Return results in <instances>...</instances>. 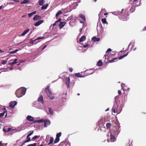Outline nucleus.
I'll return each mask as SVG.
<instances>
[{
  "label": "nucleus",
  "instance_id": "48",
  "mask_svg": "<svg viewBox=\"0 0 146 146\" xmlns=\"http://www.w3.org/2000/svg\"><path fill=\"white\" fill-rule=\"evenodd\" d=\"M118 94L119 95H121V91L120 90H118Z\"/></svg>",
  "mask_w": 146,
  "mask_h": 146
},
{
  "label": "nucleus",
  "instance_id": "8",
  "mask_svg": "<svg viewBox=\"0 0 146 146\" xmlns=\"http://www.w3.org/2000/svg\"><path fill=\"white\" fill-rule=\"evenodd\" d=\"M38 102H40L42 104L44 103V101L43 99V97L42 95H40L37 100Z\"/></svg>",
  "mask_w": 146,
  "mask_h": 146
},
{
  "label": "nucleus",
  "instance_id": "39",
  "mask_svg": "<svg viewBox=\"0 0 146 146\" xmlns=\"http://www.w3.org/2000/svg\"><path fill=\"white\" fill-rule=\"evenodd\" d=\"M61 132L58 133L56 134V137L59 138L61 137Z\"/></svg>",
  "mask_w": 146,
  "mask_h": 146
},
{
  "label": "nucleus",
  "instance_id": "14",
  "mask_svg": "<svg viewBox=\"0 0 146 146\" xmlns=\"http://www.w3.org/2000/svg\"><path fill=\"white\" fill-rule=\"evenodd\" d=\"M43 20H40L37 21V22L34 25L35 26H38L42 24L43 22Z\"/></svg>",
  "mask_w": 146,
  "mask_h": 146
},
{
  "label": "nucleus",
  "instance_id": "17",
  "mask_svg": "<svg viewBox=\"0 0 146 146\" xmlns=\"http://www.w3.org/2000/svg\"><path fill=\"white\" fill-rule=\"evenodd\" d=\"M92 40L95 42V41H99L100 40V39L99 38H97L96 37V36H93L92 38Z\"/></svg>",
  "mask_w": 146,
  "mask_h": 146
},
{
  "label": "nucleus",
  "instance_id": "53",
  "mask_svg": "<svg viewBox=\"0 0 146 146\" xmlns=\"http://www.w3.org/2000/svg\"><path fill=\"white\" fill-rule=\"evenodd\" d=\"M48 5V4H47L45 6H44V8H45V9H46Z\"/></svg>",
  "mask_w": 146,
  "mask_h": 146
},
{
  "label": "nucleus",
  "instance_id": "56",
  "mask_svg": "<svg viewBox=\"0 0 146 146\" xmlns=\"http://www.w3.org/2000/svg\"><path fill=\"white\" fill-rule=\"evenodd\" d=\"M69 71L70 72H72L73 71V69L72 68H69Z\"/></svg>",
  "mask_w": 146,
  "mask_h": 146
},
{
  "label": "nucleus",
  "instance_id": "21",
  "mask_svg": "<svg viewBox=\"0 0 146 146\" xmlns=\"http://www.w3.org/2000/svg\"><path fill=\"white\" fill-rule=\"evenodd\" d=\"M7 111H5L1 113H0V117H2L4 116V115L5 114V113H6V114L5 115V117H6L7 116Z\"/></svg>",
  "mask_w": 146,
  "mask_h": 146
},
{
  "label": "nucleus",
  "instance_id": "27",
  "mask_svg": "<svg viewBox=\"0 0 146 146\" xmlns=\"http://www.w3.org/2000/svg\"><path fill=\"white\" fill-rule=\"evenodd\" d=\"M103 24L107 23H108L107 22L106 19L105 18H103L101 20Z\"/></svg>",
  "mask_w": 146,
  "mask_h": 146
},
{
  "label": "nucleus",
  "instance_id": "57",
  "mask_svg": "<svg viewBox=\"0 0 146 146\" xmlns=\"http://www.w3.org/2000/svg\"><path fill=\"white\" fill-rule=\"evenodd\" d=\"M41 9L42 10H43L44 9H45V8H44V6H42V7H41Z\"/></svg>",
  "mask_w": 146,
  "mask_h": 146
},
{
  "label": "nucleus",
  "instance_id": "16",
  "mask_svg": "<svg viewBox=\"0 0 146 146\" xmlns=\"http://www.w3.org/2000/svg\"><path fill=\"white\" fill-rule=\"evenodd\" d=\"M7 129V127H5L3 128V130L4 132L6 133L7 132H9V131H10L12 129L11 128H9Z\"/></svg>",
  "mask_w": 146,
  "mask_h": 146
},
{
  "label": "nucleus",
  "instance_id": "37",
  "mask_svg": "<svg viewBox=\"0 0 146 146\" xmlns=\"http://www.w3.org/2000/svg\"><path fill=\"white\" fill-rule=\"evenodd\" d=\"M117 58H113L111 60H110V61H109L108 62H110V63H112V62H113L115 60H117Z\"/></svg>",
  "mask_w": 146,
  "mask_h": 146
},
{
  "label": "nucleus",
  "instance_id": "50",
  "mask_svg": "<svg viewBox=\"0 0 146 146\" xmlns=\"http://www.w3.org/2000/svg\"><path fill=\"white\" fill-rule=\"evenodd\" d=\"M36 11H33V12H32V14H33V15L35 14L36 13Z\"/></svg>",
  "mask_w": 146,
  "mask_h": 146
},
{
  "label": "nucleus",
  "instance_id": "23",
  "mask_svg": "<svg viewBox=\"0 0 146 146\" xmlns=\"http://www.w3.org/2000/svg\"><path fill=\"white\" fill-rule=\"evenodd\" d=\"M30 1V0H24L23 1V2H22L20 3V4H23L27 3H29Z\"/></svg>",
  "mask_w": 146,
  "mask_h": 146
},
{
  "label": "nucleus",
  "instance_id": "33",
  "mask_svg": "<svg viewBox=\"0 0 146 146\" xmlns=\"http://www.w3.org/2000/svg\"><path fill=\"white\" fill-rule=\"evenodd\" d=\"M110 139L114 141L115 139V137L112 134H111L110 135Z\"/></svg>",
  "mask_w": 146,
  "mask_h": 146
},
{
  "label": "nucleus",
  "instance_id": "9",
  "mask_svg": "<svg viewBox=\"0 0 146 146\" xmlns=\"http://www.w3.org/2000/svg\"><path fill=\"white\" fill-rule=\"evenodd\" d=\"M65 81L66 85L69 88L70 86V78L66 77L65 78Z\"/></svg>",
  "mask_w": 146,
  "mask_h": 146
},
{
  "label": "nucleus",
  "instance_id": "45",
  "mask_svg": "<svg viewBox=\"0 0 146 146\" xmlns=\"http://www.w3.org/2000/svg\"><path fill=\"white\" fill-rule=\"evenodd\" d=\"M111 51L112 50L111 48H108L107 50L106 53L107 54V53L110 52H111Z\"/></svg>",
  "mask_w": 146,
  "mask_h": 146
},
{
  "label": "nucleus",
  "instance_id": "62",
  "mask_svg": "<svg viewBox=\"0 0 146 146\" xmlns=\"http://www.w3.org/2000/svg\"><path fill=\"white\" fill-rule=\"evenodd\" d=\"M3 145L2 143H1V142L0 141V146H2Z\"/></svg>",
  "mask_w": 146,
  "mask_h": 146
},
{
  "label": "nucleus",
  "instance_id": "58",
  "mask_svg": "<svg viewBox=\"0 0 146 146\" xmlns=\"http://www.w3.org/2000/svg\"><path fill=\"white\" fill-rule=\"evenodd\" d=\"M4 52V51L0 49V53H3Z\"/></svg>",
  "mask_w": 146,
  "mask_h": 146
},
{
  "label": "nucleus",
  "instance_id": "41",
  "mask_svg": "<svg viewBox=\"0 0 146 146\" xmlns=\"http://www.w3.org/2000/svg\"><path fill=\"white\" fill-rule=\"evenodd\" d=\"M44 119H41L40 120H38V123H42L44 122Z\"/></svg>",
  "mask_w": 146,
  "mask_h": 146
},
{
  "label": "nucleus",
  "instance_id": "13",
  "mask_svg": "<svg viewBox=\"0 0 146 146\" xmlns=\"http://www.w3.org/2000/svg\"><path fill=\"white\" fill-rule=\"evenodd\" d=\"M66 24V23L65 22H60V24L59 25L60 29H61L64 27Z\"/></svg>",
  "mask_w": 146,
  "mask_h": 146
},
{
  "label": "nucleus",
  "instance_id": "1",
  "mask_svg": "<svg viewBox=\"0 0 146 146\" xmlns=\"http://www.w3.org/2000/svg\"><path fill=\"white\" fill-rule=\"evenodd\" d=\"M26 92V90L23 88H20L17 90L16 92V94L18 98H20L23 96Z\"/></svg>",
  "mask_w": 146,
  "mask_h": 146
},
{
  "label": "nucleus",
  "instance_id": "25",
  "mask_svg": "<svg viewBox=\"0 0 146 146\" xmlns=\"http://www.w3.org/2000/svg\"><path fill=\"white\" fill-rule=\"evenodd\" d=\"M62 11L61 10L59 11L58 12L56 13V19L58 18V16H59V15L62 14Z\"/></svg>",
  "mask_w": 146,
  "mask_h": 146
},
{
  "label": "nucleus",
  "instance_id": "12",
  "mask_svg": "<svg viewBox=\"0 0 146 146\" xmlns=\"http://www.w3.org/2000/svg\"><path fill=\"white\" fill-rule=\"evenodd\" d=\"M139 0H134L133 2V4L135 6H138L140 5V2H138Z\"/></svg>",
  "mask_w": 146,
  "mask_h": 146
},
{
  "label": "nucleus",
  "instance_id": "55",
  "mask_svg": "<svg viewBox=\"0 0 146 146\" xmlns=\"http://www.w3.org/2000/svg\"><path fill=\"white\" fill-rule=\"evenodd\" d=\"M46 47V45H45L42 48V50H44V49H45Z\"/></svg>",
  "mask_w": 146,
  "mask_h": 146
},
{
  "label": "nucleus",
  "instance_id": "28",
  "mask_svg": "<svg viewBox=\"0 0 146 146\" xmlns=\"http://www.w3.org/2000/svg\"><path fill=\"white\" fill-rule=\"evenodd\" d=\"M98 65L99 66H101L102 65V62L101 60H99L98 62Z\"/></svg>",
  "mask_w": 146,
  "mask_h": 146
},
{
  "label": "nucleus",
  "instance_id": "10",
  "mask_svg": "<svg viewBox=\"0 0 146 146\" xmlns=\"http://www.w3.org/2000/svg\"><path fill=\"white\" fill-rule=\"evenodd\" d=\"M42 18L40 16L38 15H35L34 17L33 20L34 21H37L42 19Z\"/></svg>",
  "mask_w": 146,
  "mask_h": 146
},
{
  "label": "nucleus",
  "instance_id": "26",
  "mask_svg": "<svg viewBox=\"0 0 146 146\" xmlns=\"http://www.w3.org/2000/svg\"><path fill=\"white\" fill-rule=\"evenodd\" d=\"M39 4L40 5H42L44 3V0H39L38 1Z\"/></svg>",
  "mask_w": 146,
  "mask_h": 146
},
{
  "label": "nucleus",
  "instance_id": "15",
  "mask_svg": "<svg viewBox=\"0 0 146 146\" xmlns=\"http://www.w3.org/2000/svg\"><path fill=\"white\" fill-rule=\"evenodd\" d=\"M27 120L30 121H33L34 119V118L31 116H30V115H28L27 116Z\"/></svg>",
  "mask_w": 146,
  "mask_h": 146
},
{
  "label": "nucleus",
  "instance_id": "5",
  "mask_svg": "<svg viewBox=\"0 0 146 146\" xmlns=\"http://www.w3.org/2000/svg\"><path fill=\"white\" fill-rule=\"evenodd\" d=\"M44 125L45 127H47L51 123V122L50 120L48 119H44Z\"/></svg>",
  "mask_w": 146,
  "mask_h": 146
},
{
  "label": "nucleus",
  "instance_id": "60",
  "mask_svg": "<svg viewBox=\"0 0 146 146\" xmlns=\"http://www.w3.org/2000/svg\"><path fill=\"white\" fill-rule=\"evenodd\" d=\"M3 7V5H2L1 6H0V10L2 9Z\"/></svg>",
  "mask_w": 146,
  "mask_h": 146
},
{
  "label": "nucleus",
  "instance_id": "7",
  "mask_svg": "<svg viewBox=\"0 0 146 146\" xmlns=\"http://www.w3.org/2000/svg\"><path fill=\"white\" fill-rule=\"evenodd\" d=\"M17 104V102L16 101H14V102H11L9 103V107L12 108H14L15 106Z\"/></svg>",
  "mask_w": 146,
  "mask_h": 146
},
{
  "label": "nucleus",
  "instance_id": "35",
  "mask_svg": "<svg viewBox=\"0 0 146 146\" xmlns=\"http://www.w3.org/2000/svg\"><path fill=\"white\" fill-rule=\"evenodd\" d=\"M49 112L52 115H53L54 113V112L53 111V110H52V109L51 108H49Z\"/></svg>",
  "mask_w": 146,
  "mask_h": 146
},
{
  "label": "nucleus",
  "instance_id": "2",
  "mask_svg": "<svg viewBox=\"0 0 146 146\" xmlns=\"http://www.w3.org/2000/svg\"><path fill=\"white\" fill-rule=\"evenodd\" d=\"M50 87L48 86L44 90V92H46L48 97L51 99L54 98V97L51 93L50 90L49 89Z\"/></svg>",
  "mask_w": 146,
  "mask_h": 146
},
{
  "label": "nucleus",
  "instance_id": "6",
  "mask_svg": "<svg viewBox=\"0 0 146 146\" xmlns=\"http://www.w3.org/2000/svg\"><path fill=\"white\" fill-rule=\"evenodd\" d=\"M97 30L98 31V33H99L100 34H102L104 32V29L102 27V26H100V27H97Z\"/></svg>",
  "mask_w": 146,
  "mask_h": 146
},
{
  "label": "nucleus",
  "instance_id": "52",
  "mask_svg": "<svg viewBox=\"0 0 146 146\" xmlns=\"http://www.w3.org/2000/svg\"><path fill=\"white\" fill-rule=\"evenodd\" d=\"M10 0L14 1L15 2H17V3H18V2L19 1V0Z\"/></svg>",
  "mask_w": 146,
  "mask_h": 146
},
{
  "label": "nucleus",
  "instance_id": "64",
  "mask_svg": "<svg viewBox=\"0 0 146 146\" xmlns=\"http://www.w3.org/2000/svg\"><path fill=\"white\" fill-rule=\"evenodd\" d=\"M73 17H72V16H70V17L69 18L70 19V20Z\"/></svg>",
  "mask_w": 146,
  "mask_h": 146
},
{
  "label": "nucleus",
  "instance_id": "30",
  "mask_svg": "<svg viewBox=\"0 0 146 146\" xmlns=\"http://www.w3.org/2000/svg\"><path fill=\"white\" fill-rule=\"evenodd\" d=\"M19 50L18 49L16 50H15L13 51H10V52H9V53L10 54H14L16 53Z\"/></svg>",
  "mask_w": 146,
  "mask_h": 146
},
{
  "label": "nucleus",
  "instance_id": "11",
  "mask_svg": "<svg viewBox=\"0 0 146 146\" xmlns=\"http://www.w3.org/2000/svg\"><path fill=\"white\" fill-rule=\"evenodd\" d=\"M29 136L28 135L27 136V139L26 140L24 141L23 143L21 145V146H22L23 145H24L25 143L27 142H28L31 141V138L29 137Z\"/></svg>",
  "mask_w": 146,
  "mask_h": 146
},
{
  "label": "nucleus",
  "instance_id": "49",
  "mask_svg": "<svg viewBox=\"0 0 146 146\" xmlns=\"http://www.w3.org/2000/svg\"><path fill=\"white\" fill-rule=\"evenodd\" d=\"M33 131H32V132L30 133H29L28 134V135L30 136V135H31L33 134Z\"/></svg>",
  "mask_w": 146,
  "mask_h": 146
},
{
  "label": "nucleus",
  "instance_id": "32",
  "mask_svg": "<svg viewBox=\"0 0 146 146\" xmlns=\"http://www.w3.org/2000/svg\"><path fill=\"white\" fill-rule=\"evenodd\" d=\"M60 140V138H58L57 137H56L54 141V143H58Z\"/></svg>",
  "mask_w": 146,
  "mask_h": 146
},
{
  "label": "nucleus",
  "instance_id": "34",
  "mask_svg": "<svg viewBox=\"0 0 146 146\" xmlns=\"http://www.w3.org/2000/svg\"><path fill=\"white\" fill-rule=\"evenodd\" d=\"M80 17L83 19L84 21H85V18L84 16L83 15H80Z\"/></svg>",
  "mask_w": 146,
  "mask_h": 146
},
{
  "label": "nucleus",
  "instance_id": "47",
  "mask_svg": "<svg viewBox=\"0 0 146 146\" xmlns=\"http://www.w3.org/2000/svg\"><path fill=\"white\" fill-rule=\"evenodd\" d=\"M89 45L88 44H86L83 46V47L84 48H86L88 47Z\"/></svg>",
  "mask_w": 146,
  "mask_h": 146
},
{
  "label": "nucleus",
  "instance_id": "43",
  "mask_svg": "<svg viewBox=\"0 0 146 146\" xmlns=\"http://www.w3.org/2000/svg\"><path fill=\"white\" fill-rule=\"evenodd\" d=\"M44 38V36H42V37H38L37 38H36V39H35V40H36V41H37V40H40V39H43Z\"/></svg>",
  "mask_w": 146,
  "mask_h": 146
},
{
  "label": "nucleus",
  "instance_id": "42",
  "mask_svg": "<svg viewBox=\"0 0 146 146\" xmlns=\"http://www.w3.org/2000/svg\"><path fill=\"white\" fill-rule=\"evenodd\" d=\"M36 145V143H34L33 144H30L27 145V146H35Z\"/></svg>",
  "mask_w": 146,
  "mask_h": 146
},
{
  "label": "nucleus",
  "instance_id": "54",
  "mask_svg": "<svg viewBox=\"0 0 146 146\" xmlns=\"http://www.w3.org/2000/svg\"><path fill=\"white\" fill-rule=\"evenodd\" d=\"M61 20V18H59L58 20L56 21V22H57V23H58V22H59V21H60Z\"/></svg>",
  "mask_w": 146,
  "mask_h": 146
},
{
  "label": "nucleus",
  "instance_id": "40",
  "mask_svg": "<svg viewBox=\"0 0 146 146\" xmlns=\"http://www.w3.org/2000/svg\"><path fill=\"white\" fill-rule=\"evenodd\" d=\"M7 60H2L1 61V63L3 64H6Z\"/></svg>",
  "mask_w": 146,
  "mask_h": 146
},
{
  "label": "nucleus",
  "instance_id": "4",
  "mask_svg": "<svg viewBox=\"0 0 146 146\" xmlns=\"http://www.w3.org/2000/svg\"><path fill=\"white\" fill-rule=\"evenodd\" d=\"M118 108V106L117 104H114L112 109V112L114 113H119L118 112V111L117 110Z\"/></svg>",
  "mask_w": 146,
  "mask_h": 146
},
{
  "label": "nucleus",
  "instance_id": "24",
  "mask_svg": "<svg viewBox=\"0 0 146 146\" xmlns=\"http://www.w3.org/2000/svg\"><path fill=\"white\" fill-rule=\"evenodd\" d=\"M129 53V52H127L125 54H124L122 56H121L119 58V59L120 60L124 58V57H126V56H127L128 55Z\"/></svg>",
  "mask_w": 146,
  "mask_h": 146
},
{
  "label": "nucleus",
  "instance_id": "3",
  "mask_svg": "<svg viewBox=\"0 0 146 146\" xmlns=\"http://www.w3.org/2000/svg\"><path fill=\"white\" fill-rule=\"evenodd\" d=\"M94 73V71L93 69H87L86 70L84 71V72H82L81 74H84V77L85 76H87L90 74H93Z\"/></svg>",
  "mask_w": 146,
  "mask_h": 146
},
{
  "label": "nucleus",
  "instance_id": "51",
  "mask_svg": "<svg viewBox=\"0 0 146 146\" xmlns=\"http://www.w3.org/2000/svg\"><path fill=\"white\" fill-rule=\"evenodd\" d=\"M57 23V22H56V21H55L52 25L53 27H54L55 26Z\"/></svg>",
  "mask_w": 146,
  "mask_h": 146
},
{
  "label": "nucleus",
  "instance_id": "59",
  "mask_svg": "<svg viewBox=\"0 0 146 146\" xmlns=\"http://www.w3.org/2000/svg\"><path fill=\"white\" fill-rule=\"evenodd\" d=\"M38 120H35L34 121H33V123H38Z\"/></svg>",
  "mask_w": 146,
  "mask_h": 146
},
{
  "label": "nucleus",
  "instance_id": "44",
  "mask_svg": "<svg viewBox=\"0 0 146 146\" xmlns=\"http://www.w3.org/2000/svg\"><path fill=\"white\" fill-rule=\"evenodd\" d=\"M17 63V62H9L8 64L9 65H13V64H15L16 63Z\"/></svg>",
  "mask_w": 146,
  "mask_h": 146
},
{
  "label": "nucleus",
  "instance_id": "20",
  "mask_svg": "<svg viewBox=\"0 0 146 146\" xmlns=\"http://www.w3.org/2000/svg\"><path fill=\"white\" fill-rule=\"evenodd\" d=\"M38 42H36V40L35 39L34 40H33L32 39H31L29 41V43H32V44H36Z\"/></svg>",
  "mask_w": 146,
  "mask_h": 146
},
{
  "label": "nucleus",
  "instance_id": "46",
  "mask_svg": "<svg viewBox=\"0 0 146 146\" xmlns=\"http://www.w3.org/2000/svg\"><path fill=\"white\" fill-rule=\"evenodd\" d=\"M28 15L29 17H30L32 16V15H33L32 14V13H28Z\"/></svg>",
  "mask_w": 146,
  "mask_h": 146
},
{
  "label": "nucleus",
  "instance_id": "61",
  "mask_svg": "<svg viewBox=\"0 0 146 146\" xmlns=\"http://www.w3.org/2000/svg\"><path fill=\"white\" fill-rule=\"evenodd\" d=\"M17 59H15L14 60V62H17L16 61L17 60Z\"/></svg>",
  "mask_w": 146,
  "mask_h": 146
},
{
  "label": "nucleus",
  "instance_id": "31",
  "mask_svg": "<svg viewBox=\"0 0 146 146\" xmlns=\"http://www.w3.org/2000/svg\"><path fill=\"white\" fill-rule=\"evenodd\" d=\"M111 124L110 123H107L106 124V126L107 129L109 128L110 127Z\"/></svg>",
  "mask_w": 146,
  "mask_h": 146
},
{
  "label": "nucleus",
  "instance_id": "22",
  "mask_svg": "<svg viewBox=\"0 0 146 146\" xmlns=\"http://www.w3.org/2000/svg\"><path fill=\"white\" fill-rule=\"evenodd\" d=\"M74 75L75 77H76L82 78L84 77V76H82L81 74H80V73H78L75 74Z\"/></svg>",
  "mask_w": 146,
  "mask_h": 146
},
{
  "label": "nucleus",
  "instance_id": "36",
  "mask_svg": "<svg viewBox=\"0 0 146 146\" xmlns=\"http://www.w3.org/2000/svg\"><path fill=\"white\" fill-rule=\"evenodd\" d=\"M40 136H37V135H36V136H35L32 138V140L36 139L38 138Z\"/></svg>",
  "mask_w": 146,
  "mask_h": 146
},
{
  "label": "nucleus",
  "instance_id": "29",
  "mask_svg": "<svg viewBox=\"0 0 146 146\" xmlns=\"http://www.w3.org/2000/svg\"><path fill=\"white\" fill-rule=\"evenodd\" d=\"M54 139L52 137H50V141L49 143L48 144V145H49L50 144H51L52 143Z\"/></svg>",
  "mask_w": 146,
  "mask_h": 146
},
{
  "label": "nucleus",
  "instance_id": "38",
  "mask_svg": "<svg viewBox=\"0 0 146 146\" xmlns=\"http://www.w3.org/2000/svg\"><path fill=\"white\" fill-rule=\"evenodd\" d=\"M135 9L134 7H131V9H130V11H131V13H133L135 11Z\"/></svg>",
  "mask_w": 146,
  "mask_h": 146
},
{
  "label": "nucleus",
  "instance_id": "19",
  "mask_svg": "<svg viewBox=\"0 0 146 146\" xmlns=\"http://www.w3.org/2000/svg\"><path fill=\"white\" fill-rule=\"evenodd\" d=\"M29 31V29H27L24 31L23 33L21 34V36H24L26 34L28 33Z\"/></svg>",
  "mask_w": 146,
  "mask_h": 146
},
{
  "label": "nucleus",
  "instance_id": "18",
  "mask_svg": "<svg viewBox=\"0 0 146 146\" xmlns=\"http://www.w3.org/2000/svg\"><path fill=\"white\" fill-rule=\"evenodd\" d=\"M86 37L85 36H81L79 39V41L80 42H82V41H84L86 39Z\"/></svg>",
  "mask_w": 146,
  "mask_h": 146
},
{
  "label": "nucleus",
  "instance_id": "63",
  "mask_svg": "<svg viewBox=\"0 0 146 146\" xmlns=\"http://www.w3.org/2000/svg\"><path fill=\"white\" fill-rule=\"evenodd\" d=\"M26 16V15H23L22 17V18H23V17H25Z\"/></svg>",
  "mask_w": 146,
  "mask_h": 146
}]
</instances>
